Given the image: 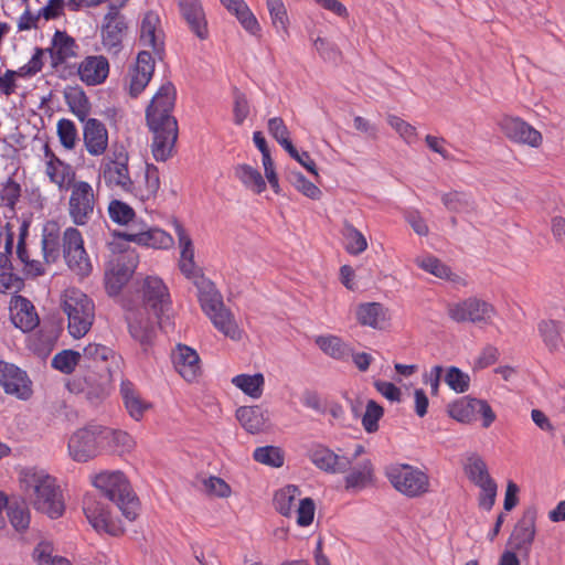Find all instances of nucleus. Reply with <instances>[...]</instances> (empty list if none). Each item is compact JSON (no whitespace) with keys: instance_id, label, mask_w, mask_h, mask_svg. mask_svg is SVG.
<instances>
[{"instance_id":"f257e3e1","label":"nucleus","mask_w":565,"mask_h":565,"mask_svg":"<svg viewBox=\"0 0 565 565\" xmlns=\"http://www.w3.org/2000/svg\"><path fill=\"white\" fill-rule=\"evenodd\" d=\"M177 89L171 82L163 83L146 109V120L152 132L151 151L157 161L172 157L178 139V121L172 115Z\"/></svg>"},{"instance_id":"f03ea898","label":"nucleus","mask_w":565,"mask_h":565,"mask_svg":"<svg viewBox=\"0 0 565 565\" xmlns=\"http://www.w3.org/2000/svg\"><path fill=\"white\" fill-rule=\"evenodd\" d=\"M21 482L26 489L33 490L34 508L51 519L60 518L64 512V502L60 488L53 477L35 468L24 469Z\"/></svg>"},{"instance_id":"7ed1b4c3","label":"nucleus","mask_w":565,"mask_h":565,"mask_svg":"<svg viewBox=\"0 0 565 565\" xmlns=\"http://www.w3.org/2000/svg\"><path fill=\"white\" fill-rule=\"evenodd\" d=\"M93 484L105 499L117 505L128 521L139 514V499L121 471H103L94 477Z\"/></svg>"},{"instance_id":"20e7f679","label":"nucleus","mask_w":565,"mask_h":565,"mask_svg":"<svg viewBox=\"0 0 565 565\" xmlns=\"http://www.w3.org/2000/svg\"><path fill=\"white\" fill-rule=\"evenodd\" d=\"M62 308L67 316L70 334L75 339L84 337L95 319L93 300L82 290L70 288L63 295Z\"/></svg>"},{"instance_id":"39448f33","label":"nucleus","mask_w":565,"mask_h":565,"mask_svg":"<svg viewBox=\"0 0 565 565\" xmlns=\"http://www.w3.org/2000/svg\"><path fill=\"white\" fill-rule=\"evenodd\" d=\"M385 476L393 488L407 498H418L429 491L430 481L426 472L407 463L391 465Z\"/></svg>"},{"instance_id":"423d86ee","label":"nucleus","mask_w":565,"mask_h":565,"mask_svg":"<svg viewBox=\"0 0 565 565\" xmlns=\"http://www.w3.org/2000/svg\"><path fill=\"white\" fill-rule=\"evenodd\" d=\"M129 154L124 146L115 147L100 162L99 173L105 184L111 189H118L129 193L134 189V181L130 178Z\"/></svg>"},{"instance_id":"0eeeda50","label":"nucleus","mask_w":565,"mask_h":565,"mask_svg":"<svg viewBox=\"0 0 565 565\" xmlns=\"http://www.w3.org/2000/svg\"><path fill=\"white\" fill-rule=\"evenodd\" d=\"M62 256L70 270L76 276L85 278L90 275L93 265L78 228L70 226L63 232Z\"/></svg>"},{"instance_id":"6e6552de","label":"nucleus","mask_w":565,"mask_h":565,"mask_svg":"<svg viewBox=\"0 0 565 565\" xmlns=\"http://www.w3.org/2000/svg\"><path fill=\"white\" fill-rule=\"evenodd\" d=\"M141 294L145 308L154 315L158 323L163 326L168 322L172 310V300L164 281L158 276H147L141 285Z\"/></svg>"},{"instance_id":"1a4fd4ad","label":"nucleus","mask_w":565,"mask_h":565,"mask_svg":"<svg viewBox=\"0 0 565 565\" xmlns=\"http://www.w3.org/2000/svg\"><path fill=\"white\" fill-rule=\"evenodd\" d=\"M494 315V307L477 297H469L448 307V316L456 322L489 324Z\"/></svg>"},{"instance_id":"9d476101","label":"nucleus","mask_w":565,"mask_h":565,"mask_svg":"<svg viewBox=\"0 0 565 565\" xmlns=\"http://www.w3.org/2000/svg\"><path fill=\"white\" fill-rule=\"evenodd\" d=\"M83 511L89 524L98 532L111 536L122 533L121 525L111 518L109 505L95 494H86L83 500Z\"/></svg>"},{"instance_id":"9b49d317","label":"nucleus","mask_w":565,"mask_h":565,"mask_svg":"<svg viewBox=\"0 0 565 565\" xmlns=\"http://www.w3.org/2000/svg\"><path fill=\"white\" fill-rule=\"evenodd\" d=\"M103 427L89 425L76 430L68 439V454L77 462H86L98 454Z\"/></svg>"},{"instance_id":"f8f14e48","label":"nucleus","mask_w":565,"mask_h":565,"mask_svg":"<svg viewBox=\"0 0 565 565\" xmlns=\"http://www.w3.org/2000/svg\"><path fill=\"white\" fill-rule=\"evenodd\" d=\"M96 198L93 186L86 181H77L71 188L68 200V215L74 224L86 225L93 214Z\"/></svg>"},{"instance_id":"ddd939ff","label":"nucleus","mask_w":565,"mask_h":565,"mask_svg":"<svg viewBox=\"0 0 565 565\" xmlns=\"http://www.w3.org/2000/svg\"><path fill=\"white\" fill-rule=\"evenodd\" d=\"M128 31L127 19L115 6L109 7L105 14L102 29V44L111 54H118L122 50V41Z\"/></svg>"},{"instance_id":"4468645a","label":"nucleus","mask_w":565,"mask_h":565,"mask_svg":"<svg viewBox=\"0 0 565 565\" xmlns=\"http://www.w3.org/2000/svg\"><path fill=\"white\" fill-rule=\"evenodd\" d=\"M31 384L25 371L14 364L0 361V385L7 394L28 399L32 394Z\"/></svg>"},{"instance_id":"2eb2a0df","label":"nucleus","mask_w":565,"mask_h":565,"mask_svg":"<svg viewBox=\"0 0 565 565\" xmlns=\"http://www.w3.org/2000/svg\"><path fill=\"white\" fill-rule=\"evenodd\" d=\"M536 511L527 509L523 512L521 519L515 524L508 545L511 550L518 551L521 555H527L533 544L536 529Z\"/></svg>"},{"instance_id":"dca6fc26","label":"nucleus","mask_w":565,"mask_h":565,"mask_svg":"<svg viewBox=\"0 0 565 565\" xmlns=\"http://www.w3.org/2000/svg\"><path fill=\"white\" fill-rule=\"evenodd\" d=\"M139 42L145 47L152 49L153 53L162 58L164 53V33L161 29L159 15L153 11L145 13L140 23Z\"/></svg>"},{"instance_id":"f3484780","label":"nucleus","mask_w":565,"mask_h":565,"mask_svg":"<svg viewBox=\"0 0 565 565\" xmlns=\"http://www.w3.org/2000/svg\"><path fill=\"white\" fill-rule=\"evenodd\" d=\"M43 55L44 50L35 47L32 57L26 64L22 65L17 71L7 70L4 74L0 76V93L4 96H11L17 89L15 77H31L41 72L43 68Z\"/></svg>"},{"instance_id":"a211bd4d","label":"nucleus","mask_w":565,"mask_h":565,"mask_svg":"<svg viewBox=\"0 0 565 565\" xmlns=\"http://www.w3.org/2000/svg\"><path fill=\"white\" fill-rule=\"evenodd\" d=\"M503 134L512 141L537 148L542 143L539 130L519 117L507 116L500 122Z\"/></svg>"},{"instance_id":"6ab92c4d","label":"nucleus","mask_w":565,"mask_h":565,"mask_svg":"<svg viewBox=\"0 0 565 565\" xmlns=\"http://www.w3.org/2000/svg\"><path fill=\"white\" fill-rule=\"evenodd\" d=\"M174 370L186 381L194 382L201 374L200 356L189 345L179 343L171 353Z\"/></svg>"},{"instance_id":"aec40b11","label":"nucleus","mask_w":565,"mask_h":565,"mask_svg":"<svg viewBox=\"0 0 565 565\" xmlns=\"http://www.w3.org/2000/svg\"><path fill=\"white\" fill-rule=\"evenodd\" d=\"M137 227V224L134 223L130 230L124 234L128 242L159 249H167L173 244L172 236L163 230L147 227V225H142L140 228Z\"/></svg>"},{"instance_id":"412c9836","label":"nucleus","mask_w":565,"mask_h":565,"mask_svg":"<svg viewBox=\"0 0 565 565\" xmlns=\"http://www.w3.org/2000/svg\"><path fill=\"white\" fill-rule=\"evenodd\" d=\"M10 318L14 327L29 332L39 326L40 319L33 303L21 295H15L10 301Z\"/></svg>"},{"instance_id":"4be33fe9","label":"nucleus","mask_w":565,"mask_h":565,"mask_svg":"<svg viewBox=\"0 0 565 565\" xmlns=\"http://www.w3.org/2000/svg\"><path fill=\"white\" fill-rule=\"evenodd\" d=\"M181 17L200 40L209 38L207 21L200 0H178Z\"/></svg>"},{"instance_id":"5701e85b","label":"nucleus","mask_w":565,"mask_h":565,"mask_svg":"<svg viewBox=\"0 0 565 565\" xmlns=\"http://www.w3.org/2000/svg\"><path fill=\"white\" fill-rule=\"evenodd\" d=\"M83 139L90 156L104 154L108 147V130L105 124L96 118H88L83 127Z\"/></svg>"},{"instance_id":"b1692460","label":"nucleus","mask_w":565,"mask_h":565,"mask_svg":"<svg viewBox=\"0 0 565 565\" xmlns=\"http://www.w3.org/2000/svg\"><path fill=\"white\" fill-rule=\"evenodd\" d=\"M311 462L319 469L329 473H343L351 467V459L339 456L331 449L318 445L309 452Z\"/></svg>"},{"instance_id":"393cba45","label":"nucleus","mask_w":565,"mask_h":565,"mask_svg":"<svg viewBox=\"0 0 565 565\" xmlns=\"http://www.w3.org/2000/svg\"><path fill=\"white\" fill-rule=\"evenodd\" d=\"M77 74L83 83L96 86L104 83L109 74L108 60L103 55L86 56L78 65Z\"/></svg>"},{"instance_id":"a878e982","label":"nucleus","mask_w":565,"mask_h":565,"mask_svg":"<svg viewBox=\"0 0 565 565\" xmlns=\"http://www.w3.org/2000/svg\"><path fill=\"white\" fill-rule=\"evenodd\" d=\"M356 320L363 327L384 330L388 327L391 316L388 309L380 302H364L356 308Z\"/></svg>"},{"instance_id":"bb28decb","label":"nucleus","mask_w":565,"mask_h":565,"mask_svg":"<svg viewBox=\"0 0 565 565\" xmlns=\"http://www.w3.org/2000/svg\"><path fill=\"white\" fill-rule=\"evenodd\" d=\"M235 416L242 427L253 435L264 431L270 419L269 411L263 405L241 406Z\"/></svg>"},{"instance_id":"cd10ccee","label":"nucleus","mask_w":565,"mask_h":565,"mask_svg":"<svg viewBox=\"0 0 565 565\" xmlns=\"http://www.w3.org/2000/svg\"><path fill=\"white\" fill-rule=\"evenodd\" d=\"M129 334L136 340L145 352L153 344L156 326L143 313L131 312L126 317Z\"/></svg>"},{"instance_id":"c85d7f7f","label":"nucleus","mask_w":565,"mask_h":565,"mask_svg":"<svg viewBox=\"0 0 565 565\" xmlns=\"http://www.w3.org/2000/svg\"><path fill=\"white\" fill-rule=\"evenodd\" d=\"M78 44L64 31L56 30L49 49L53 67L64 64L68 58L77 56Z\"/></svg>"},{"instance_id":"c756f323","label":"nucleus","mask_w":565,"mask_h":565,"mask_svg":"<svg viewBox=\"0 0 565 565\" xmlns=\"http://www.w3.org/2000/svg\"><path fill=\"white\" fill-rule=\"evenodd\" d=\"M62 235L55 222H49L42 231V254L46 264L56 263L62 255Z\"/></svg>"},{"instance_id":"7c9ffc66","label":"nucleus","mask_w":565,"mask_h":565,"mask_svg":"<svg viewBox=\"0 0 565 565\" xmlns=\"http://www.w3.org/2000/svg\"><path fill=\"white\" fill-rule=\"evenodd\" d=\"M159 189V169L152 163H147L142 181H138L137 183L134 182V189L132 191H129L128 194H131L132 196L139 199L142 202H147L153 200L157 196Z\"/></svg>"},{"instance_id":"2f4dec72","label":"nucleus","mask_w":565,"mask_h":565,"mask_svg":"<svg viewBox=\"0 0 565 565\" xmlns=\"http://www.w3.org/2000/svg\"><path fill=\"white\" fill-rule=\"evenodd\" d=\"M45 174L50 182L55 184L60 191H67L76 182V173L73 167L62 159L45 162Z\"/></svg>"},{"instance_id":"473e14b6","label":"nucleus","mask_w":565,"mask_h":565,"mask_svg":"<svg viewBox=\"0 0 565 565\" xmlns=\"http://www.w3.org/2000/svg\"><path fill=\"white\" fill-rule=\"evenodd\" d=\"M315 343L326 355L333 360L347 361L352 354V347L338 335H318Z\"/></svg>"},{"instance_id":"72a5a7b5","label":"nucleus","mask_w":565,"mask_h":565,"mask_svg":"<svg viewBox=\"0 0 565 565\" xmlns=\"http://www.w3.org/2000/svg\"><path fill=\"white\" fill-rule=\"evenodd\" d=\"M120 394L128 414L135 420H140L145 412L151 407V404L140 397L134 384L128 380L121 382Z\"/></svg>"},{"instance_id":"f704fd0d","label":"nucleus","mask_w":565,"mask_h":565,"mask_svg":"<svg viewBox=\"0 0 565 565\" xmlns=\"http://www.w3.org/2000/svg\"><path fill=\"white\" fill-rule=\"evenodd\" d=\"M374 481V467L366 459L353 467L344 478L345 489L360 491L371 486Z\"/></svg>"},{"instance_id":"c9c22d12","label":"nucleus","mask_w":565,"mask_h":565,"mask_svg":"<svg viewBox=\"0 0 565 565\" xmlns=\"http://www.w3.org/2000/svg\"><path fill=\"white\" fill-rule=\"evenodd\" d=\"M214 328L231 340L242 339L243 330L238 327L234 315L225 306L207 316Z\"/></svg>"},{"instance_id":"e433bc0d","label":"nucleus","mask_w":565,"mask_h":565,"mask_svg":"<svg viewBox=\"0 0 565 565\" xmlns=\"http://www.w3.org/2000/svg\"><path fill=\"white\" fill-rule=\"evenodd\" d=\"M199 290V302L203 312L209 316L224 307L223 297L215 288L214 284L209 279L195 281Z\"/></svg>"},{"instance_id":"4c0bfd02","label":"nucleus","mask_w":565,"mask_h":565,"mask_svg":"<svg viewBox=\"0 0 565 565\" xmlns=\"http://www.w3.org/2000/svg\"><path fill=\"white\" fill-rule=\"evenodd\" d=\"M562 323L553 319H543L537 324V331L545 348L551 352H558L564 344Z\"/></svg>"},{"instance_id":"58836bf2","label":"nucleus","mask_w":565,"mask_h":565,"mask_svg":"<svg viewBox=\"0 0 565 565\" xmlns=\"http://www.w3.org/2000/svg\"><path fill=\"white\" fill-rule=\"evenodd\" d=\"M131 269L125 264L117 262L105 273L106 292L114 297L117 296L131 277Z\"/></svg>"},{"instance_id":"ea45409f","label":"nucleus","mask_w":565,"mask_h":565,"mask_svg":"<svg viewBox=\"0 0 565 565\" xmlns=\"http://www.w3.org/2000/svg\"><path fill=\"white\" fill-rule=\"evenodd\" d=\"M231 383L241 390L245 395L252 398H259L263 395L264 386H265V377L262 373L255 374H237L232 380Z\"/></svg>"},{"instance_id":"a19ab883","label":"nucleus","mask_w":565,"mask_h":565,"mask_svg":"<svg viewBox=\"0 0 565 565\" xmlns=\"http://www.w3.org/2000/svg\"><path fill=\"white\" fill-rule=\"evenodd\" d=\"M234 175L246 189L259 194L266 190V182L260 172L249 164H237L234 168Z\"/></svg>"},{"instance_id":"79ce46f5","label":"nucleus","mask_w":565,"mask_h":565,"mask_svg":"<svg viewBox=\"0 0 565 565\" xmlns=\"http://www.w3.org/2000/svg\"><path fill=\"white\" fill-rule=\"evenodd\" d=\"M300 495V490L297 486L288 484L274 495V507L284 516L290 518L296 508V501Z\"/></svg>"},{"instance_id":"37998d69","label":"nucleus","mask_w":565,"mask_h":565,"mask_svg":"<svg viewBox=\"0 0 565 565\" xmlns=\"http://www.w3.org/2000/svg\"><path fill=\"white\" fill-rule=\"evenodd\" d=\"M271 24L276 32L286 40L289 36V18L282 0H266Z\"/></svg>"},{"instance_id":"c03bdc74","label":"nucleus","mask_w":565,"mask_h":565,"mask_svg":"<svg viewBox=\"0 0 565 565\" xmlns=\"http://www.w3.org/2000/svg\"><path fill=\"white\" fill-rule=\"evenodd\" d=\"M345 250L350 255H360L367 248L365 236L350 222L344 221L341 230Z\"/></svg>"},{"instance_id":"a18cd8bd","label":"nucleus","mask_w":565,"mask_h":565,"mask_svg":"<svg viewBox=\"0 0 565 565\" xmlns=\"http://www.w3.org/2000/svg\"><path fill=\"white\" fill-rule=\"evenodd\" d=\"M477 398L461 397L448 406V414L451 418L460 423H471L476 420V406L473 402Z\"/></svg>"},{"instance_id":"49530a36","label":"nucleus","mask_w":565,"mask_h":565,"mask_svg":"<svg viewBox=\"0 0 565 565\" xmlns=\"http://www.w3.org/2000/svg\"><path fill=\"white\" fill-rule=\"evenodd\" d=\"M32 558L38 565H71V562L54 554V546L51 542L41 541L34 547Z\"/></svg>"},{"instance_id":"de8ad7c7","label":"nucleus","mask_w":565,"mask_h":565,"mask_svg":"<svg viewBox=\"0 0 565 565\" xmlns=\"http://www.w3.org/2000/svg\"><path fill=\"white\" fill-rule=\"evenodd\" d=\"M465 472L476 486H483L487 480H493L489 475L484 460L477 455H472L467 459Z\"/></svg>"},{"instance_id":"09e8293b","label":"nucleus","mask_w":565,"mask_h":565,"mask_svg":"<svg viewBox=\"0 0 565 565\" xmlns=\"http://www.w3.org/2000/svg\"><path fill=\"white\" fill-rule=\"evenodd\" d=\"M11 525L18 532H23L30 524V512L23 502L9 501L6 507Z\"/></svg>"},{"instance_id":"8fccbe9b","label":"nucleus","mask_w":565,"mask_h":565,"mask_svg":"<svg viewBox=\"0 0 565 565\" xmlns=\"http://www.w3.org/2000/svg\"><path fill=\"white\" fill-rule=\"evenodd\" d=\"M253 458L255 461L273 468H280L285 461L284 451L276 446L257 447L253 452Z\"/></svg>"},{"instance_id":"3c124183","label":"nucleus","mask_w":565,"mask_h":565,"mask_svg":"<svg viewBox=\"0 0 565 565\" xmlns=\"http://www.w3.org/2000/svg\"><path fill=\"white\" fill-rule=\"evenodd\" d=\"M56 131L61 145L66 150H73L76 147L79 138L74 121L67 118H61L57 121Z\"/></svg>"},{"instance_id":"603ef678","label":"nucleus","mask_w":565,"mask_h":565,"mask_svg":"<svg viewBox=\"0 0 565 565\" xmlns=\"http://www.w3.org/2000/svg\"><path fill=\"white\" fill-rule=\"evenodd\" d=\"M108 214L110 220L116 224L127 225L130 222H132V224H137L134 221L136 215L134 209L120 200L110 201L108 205Z\"/></svg>"},{"instance_id":"864d4df0","label":"nucleus","mask_w":565,"mask_h":565,"mask_svg":"<svg viewBox=\"0 0 565 565\" xmlns=\"http://www.w3.org/2000/svg\"><path fill=\"white\" fill-rule=\"evenodd\" d=\"M66 103L71 109V111L82 121L88 119L87 116L89 114V103L85 93L82 90L70 93L65 95Z\"/></svg>"},{"instance_id":"5fc2aeb1","label":"nucleus","mask_w":565,"mask_h":565,"mask_svg":"<svg viewBox=\"0 0 565 565\" xmlns=\"http://www.w3.org/2000/svg\"><path fill=\"white\" fill-rule=\"evenodd\" d=\"M417 263H418V266L422 269H424L425 271H427L438 278L455 281V278H454L455 275L451 273V269L446 264H444L441 260H439L437 257L427 256V257L419 259Z\"/></svg>"},{"instance_id":"6e6d98bb","label":"nucleus","mask_w":565,"mask_h":565,"mask_svg":"<svg viewBox=\"0 0 565 565\" xmlns=\"http://www.w3.org/2000/svg\"><path fill=\"white\" fill-rule=\"evenodd\" d=\"M445 383L456 393H465L470 387V376L457 366H449L446 371Z\"/></svg>"},{"instance_id":"4d7b16f0","label":"nucleus","mask_w":565,"mask_h":565,"mask_svg":"<svg viewBox=\"0 0 565 565\" xmlns=\"http://www.w3.org/2000/svg\"><path fill=\"white\" fill-rule=\"evenodd\" d=\"M384 415V408L375 401L370 399L362 416V426L366 433L372 434L379 430V420Z\"/></svg>"},{"instance_id":"13d9d810","label":"nucleus","mask_w":565,"mask_h":565,"mask_svg":"<svg viewBox=\"0 0 565 565\" xmlns=\"http://www.w3.org/2000/svg\"><path fill=\"white\" fill-rule=\"evenodd\" d=\"M81 356L76 351L63 350L52 359V366L64 374H71L78 364Z\"/></svg>"},{"instance_id":"bf43d9fd","label":"nucleus","mask_w":565,"mask_h":565,"mask_svg":"<svg viewBox=\"0 0 565 565\" xmlns=\"http://www.w3.org/2000/svg\"><path fill=\"white\" fill-rule=\"evenodd\" d=\"M241 25L250 34L256 35L260 32V25L254 15V13L250 11L248 6L244 2L238 8H236L234 11H232Z\"/></svg>"},{"instance_id":"052dcab7","label":"nucleus","mask_w":565,"mask_h":565,"mask_svg":"<svg viewBox=\"0 0 565 565\" xmlns=\"http://www.w3.org/2000/svg\"><path fill=\"white\" fill-rule=\"evenodd\" d=\"M173 227L181 249L180 260H194V247L190 235L178 221L173 222Z\"/></svg>"},{"instance_id":"680f3d73","label":"nucleus","mask_w":565,"mask_h":565,"mask_svg":"<svg viewBox=\"0 0 565 565\" xmlns=\"http://www.w3.org/2000/svg\"><path fill=\"white\" fill-rule=\"evenodd\" d=\"M290 180L295 188L305 196L311 200H319L321 198V190L315 183L309 181L302 173H291Z\"/></svg>"},{"instance_id":"e2e57ef3","label":"nucleus","mask_w":565,"mask_h":565,"mask_svg":"<svg viewBox=\"0 0 565 565\" xmlns=\"http://www.w3.org/2000/svg\"><path fill=\"white\" fill-rule=\"evenodd\" d=\"M316 504L311 498L299 499L297 508L294 513L297 515V524L299 526H309L315 516Z\"/></svg>"},{"instance_id":"0e129e2a","label":"nucleus","mask_w":565,"mask_h":565,"mask_svg":"<svg viewBox=\"0 0 565 565\" xmlns=\"http://www.w3.org/2000/svg\"><path fill=\"white\" fill-rule=\"evenodd\" d=\"M102 439L109 440L116 448L120 449L121 451L129 450L134 446L131 436L122 430H113L103 427Z\"/></svg>"},{"instance_id":"69168bd1","label":"nucleus","mask_w":565,"mask_h":565,"mask_svg":"<svg viewBox=\"0 0 565 565\" xmlns=\"http://www.w3.org/2000/svg\"><path fill=\"white\" fill-rule=\"evenodd\" d=\"M21 196V186L12 178H8L0 189L1 202L13 209Z\"/></svg>"},{"instance_id":"338daca9","label":"nucleus","mask_w":565,"mask_h":565,"mask_svg":"<svg viewBox=\"0 0 565 565\" xmlns=\"http://www.w3.org/2000/svg\"><path fill=\"white\" fill-rule=\"evenodd\" d=\"M113 356V349L98 343H89L83 350V358L93 362H106Z\"/></svg>"},{"instance_id":"774afa93","label":"nucleus","mask_w":565,"mask_h":565,"mask_svg":"<svg viewBox=\"0 0 565 565\" xmlns=\"http://www.w3.org/2000/svg\"><path fill=\"white\" fill-rule=\"evenodd\" d=\"M387 121L390 126L396 130V132L407 142L412 143L414 138L416 137V128L411 124L406 122L402 118L390 115L387 117Z\"/></svg>"}]
</instances>
